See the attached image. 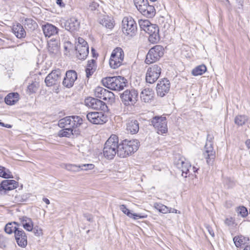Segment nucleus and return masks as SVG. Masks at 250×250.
Returning <instances> with one entry per match:
<instances>
[{"label": "nucleus", "instance_id": "nucleus-1", "mask_svg": "<svg viewBox=\"0 0 250 250\" xmlns=\"http://www.w3.org/2000/svg\"><path fill=\"white\" fill-rule=\"evenodd\" d=\"M119 143L118 137L112 134L104 144L103 148V154L107 159H113L116 154L119 153Z\"/></svg>", "mask_w": 250, "mask_h": 250}, {"label": "nucleus", "instance_id": "nucleus-2", "mask_svg": "<svg viewBox=\"0 0 250 250\" xmlns=\"http://www.w3.org/2000/svg\"><path fill=\"white\" fill-rule=\"evenodd\" d=\"M140 146L138 140H123L119 143V150L118 156L121 158H125L136 152Z\"/></svg>", "mask_w": 250, "mask_h": 250}, {"label": "nucleus", "instance_id": "nucleus-3", "mask_svg": "<svg viewBox=\"0 0 250 250\" xmlns=\"http://www.w3.org/2000/svg\"><path fill=\"white\" fill-rule=\"evenodd\" d=\"M102 82L105 87L115 91L122 90L127 85V80L121 76L104 78Z\"/></svg>", "mask_w": 250, "mask_h": 250}, {"label": "nucleus", "instance_id": "nucleus-4", "mask_svg": "<svg viewBox=\"0 0 250 250\" xmlns=\"http://www.w3.org/2000/svg\"><path fill=\"white\" fill-rule=\"evenodd\" d=\"M83 119L78 116H69L59 120L58 125L60 128L67 127L73 129L83 124Z\"/></svg>", "mask_w": 250, "mask_h": 250}, {"label": "nucleus", "instance_id": "nucleus-5", "mask_svg": "<svg viewBox=\"0 0 250 250\" xmlns=\"http://www.w3.org/2000/svg\"><path fill=\"white\" fill-rule=\"evenodd\" d=\"M122 31L126 35L132 37L137 31V24L131 17H125L122 21Z\"/></svg>", "mask_w": 250, "mask_h": 250}, {"label": "nucleus", "instance_id": "nucleus-6", "mask_svg": "<svg viewBox=\"0 0 250 250\" xmlns=\"http://www.w3.org/2000/svg\"><path fill=\"white\" fill-rule=\"evenodd\" d=\"M124 59V52L121 47L115 48L110 56L109 65L113 69H116L120 66Z\"/></svg>", "mask_w": 250, "mask_h": 250}, {"label": "nucleus", "instance_id": "nucleus-7", "mask_svg": "<svg viewBox=\"0 0 250 250\" xmlns=\"http://www.w3.org/2000/svg\"><path fill=\"white\" fill-rule=\"evenodd\" d=\"M138 93L134 89H126L120 95L122 103L125 106L134 105L138 100Z\"/></svg>", "mask_w": 250, "mask_h": 250}, {"label": "nucleus", "instance_id": "nucleus-8", "mask_svg": "<svg viewBox=\"0 0 250 250\" xmlns=\"http://www.w3.org/2000/svg\"><path fill=\"white\" fill-rule=\"evenodd\" d=\"M213 136L208 134L207 138V143L205 146V151L203 152V156L206 159L208 164H211L215 157V152L212 146V140Z\"/></svg>", "mask_w": 250, "mask_h": 250}, {"label": "nucleus", "instance_id": "nucleus-9", "mask_svg": "<svg viewBox=\"0 0 250 250\" xmlns=\"http://www.w3.org/2000/svg\"><path fill=\"white\" fill-rule=\"evenodd\" d=\"M164 55V49L161 45H155L151 48L146 56L145 62L152 63L160 59Z\"/></svg>", "mask_w": 250, "mask_h": 250}, {"label": "nucleus", "instance_id": "nucleus-10", "mask_svg": "<svg viewBox=\"0 0 250 250\" xmlns=\"http://www.w3.org/2000/svg\"><path fill=\"white\" fill-rule=\"evenodd\" d=\"M161 72L162 68L160 64H153L149 66L146 75V83L151 84L154 83L159 78Z\"/></svg>", "mask_w": 250, "mask_h": 250}, {"label": "nucleus", "instance_id": "nucleus-11", "mask_svg": "<svg viewBox=\"0 0 250 250\" xmlns=\"http://www.w3.org/2000/svg\"><path fill=\"white\" fill-rule=\"evenodd\" d=\"M87 120L95 125H101L107 121V117L103 112H89L86 114Z\"/></svg>", "mask_w": 250, "mask_h": 250}, {"label": "nucleus", "instance_id": "nucleus-12", "mask_svg": "<svg viewBox=\"0 0 250 250\" xmlns=\"http://www.w3.org/2000/svg\"><path fill=\"white\" fill-rule=\"evenodd\" d=\"M151 125L157 130L159 134L165 133L167 131V123L166 117L155 116L151 120Z\"/></svg>", "mask_w": 250, "mask_h": 250}, {"label": "nucleus", "instance_id": "nucleus-13", "mask_svg": "<svg viewBox=\"0 0 250 250\" xmlns=\"http://www.w3.org/2000/svg\"><path fill=\"white\" fill-rule=\"evenodd\" d=\"M61 71L59 69L52 71L45 78V83L47 86L57 85L61 82Z\"/></svg>", "mask_w": 250, "mask_h": 250}, {"label": "nucleus", "instance_id": "nucleus-14", "mask_svg": "<svg viewBox=\"0 0 250 250\" xmlns=\"http://www.w3.org/2000/svg\"><path fill=\"white\" fill-rule=\"evenodd\" d=\"M145 32L149 35L148 40L151 43H157L159 41V29L157 25H150Z\"/></svg>", "mask_w": 250, "mask_h": 250}, {"label": "nucleus", "instance_id": "nucleus-15", "mask_svg": "<svg viewBox=\"0 0 250 250\" xmlns=\"http://www.w3.org/2000/svg\"><path fill=\"white\" fill-rule=\"evenodd\" d=\"M170 86V82L167 79H164L159 81L156 87L158 95L161 97H163L169 92Z\"/></svg>", "mask_w": 250, "mask_h": 250}, {"label": "nucleus", "instance_id": "nucleus-16", "mask_svg": "<svg viewBox=\"0 0 250 250\" xmlns=\"http://www.w3.org/2000/svg\"><path fill=\"white\" fill-rule=\"evenodd\" d=\"M77 79V74L75 70H70L67 71L65 77L62 81V84L67 88H71L74 85V82Z\"/></svg>", "mask_w": 250, "mask_h": 250}, {"label": "nucleus", "instance_id": "nucleus-17", "mask_svg": "<svg viewBox=\"0 0 250 250\" xmlns=\"http://www.w3.org/2000/svg\"><path fill=\"white\" fill-rule=\"evenodd\" d=\"M14 234L17 244L21 247L25 248L27 245V237L23 229L20 228L16 229Z\"/></svg>", "mask_w": 250, "mask_h": 250}, {"label": "nucleus", "instance_id": "nucleus-18", "mask_svg": "<svg viewBox=\"0 0 250 250\" xmlns=\"http://www.w3.org/2000/svg\"><path fill=\"white\" fill-rule=\"evenodd\" d=\"M94 93L96 97L105 101L112 99L114 96L112 92L100 86L95 88Z\"/></svg>", "mask_w": 250, "mask_h": 250}, {"label": "nucleus", "instance_id": "nucleus-19", "mask_svg": "<svg viewBox=\"0 0 250 250\" xmlns=\"http://www.w3.org/2000/svg\"><path fill=\"white\" fill-rule=\"evenodd\" d=\"M18 186V183L14 180H4L0 184V194L5 193L6 191L15 189Z\"/></svg>", "mask_w": 250, "mask_h": 250}, {"label": "nucleus", "instance_id": "nucleus-20", "mask_svg": "<svg viewBox=\"0 0 250 250\" xmlns=\"http://www.w3.org/2000/svg\"><path fill=\"white\" fill-rule=\"evenodd\" d=\"M80 26V22L75 17H72L64 22L65 29L71 32L78 31Z\"/></svg>", "mask_w": 250, "mask_h": 250}, {"label": "nucleus", "instance_id": "nucleus-21", "mask_svg": "<svg viewBox=\"0 0 250 250\" xmlns=\"http://www.w3.org/2000/svg\"><path fill=\"white\" fill-rule=\"evenodd\" d=\"M88 105L93 109L100 110L104 112L107 110V106L105 103L98 99L91 98Z\"/></svg>", "mask_w": 250, "mask_h": 250}, {"label": "nucleus", "instance_id": "nucleus-22", "mask_svg": "<svg viewBox=\"0 0 250 250\" xmlns=\"http://www.w3.org/2000/svg\"><path fill=\"white\" fill-rule=\"evenodd\" d=\"M143 16L148 18L153 17L156 14V10L153 5H150L149 2L144 5L139 11Z\"/></svg>", "mask_w": 250, "mask_h": 250}, {"label": "nucleus", "instance_id": "nucleus-23", "mask_svg": "<svg viewBox=\"0 0 250 250\" xmlns=\"http://www.w3.org/2000/svg\"><path fill=\"white\" fill-rule=\"evenodd\" d=\"M75 47L77 57L80 60L85 59L89 53L88 45L77 44Z\"/></svg>", "mask_w": 250, "mask_h": 250}, {"label": "nucleus", "instance_id": "nucleus-24", "mask_svg": "<svg viewBox=\"0 0 250 250\" xmlns=\"http://www.w3.org/2000/svg\"><path fill=\"white\" fill-rule=\"evenodd\" d=\"M175 165L176 167L182 171V176L187 177L189 168L191 167V165L188 162L184 161L182 159H179L175 162Z\"/></svg>", "mask_w": 250, "mask_h": 250}, {"label": "nucleus", "instance_id": "nucleus-25", "mask_svg": "<svg viewBox=\"0 0 250 250\" xmlns=\"http://www.w3.org/2000/svg\"><path fill=\"white\" fill-rule=\"evenodd\" d=\"M42 29L45 37H50L56 35L58 32V29L56 26L49 23L42 25Z\"/></svg>", "mask_w": 250, "mask_h": 250}, {"label": "nucleus", "instance_id": "nucleus-26", "mask_svg": "<svg viewBox=\"0 0 250 250\" xmlns=\"http://www.w3.org/2000/svg\"><path fill=\"white\" fill-rule=\"evenodd\" d=\"M126 130L132 134L137 133L139 129V123L136 120H129L126 123Z\"/></svg>", "mask_w": 250, "mask_h": 250}, {"label": "nucleus", "instance_id": "nucleus-27", "mask_svg": "<svg viewBox=\"0 0 250 250\" xmlns=\"http://www.w3.org/2000/svg\"><path fill=\"white\" fill-rule=\"evenodd\" d=\"M154 92L150 88H145L140 94L141 100L145 103L149 102L153 98Z\"/></svg>", "mask_w": 250, "mask_h": 250}, {"label": "nucleus", "instance_id": "nucleus-28", "mask_svg": "<svg viewBox=\"0 0 250 250\" xmlns=\"http://www.w3.org/2000/svg\"><path fill=\"white\" fill-rule=\"evenodd\" d=\"M12 30L14 34L18 38L21 39L24 38L26 36V32L24 29L22 25L19 23H17L13 25Z\"/></svg>", "mask_w": 250, "mask_h": 250}, {"label": "nucleus", "instance_id": "nucleus-29", "mask_svg": "<svg viewBox=\"0 0 250 250\" xmlns=\"http://www.w3.org/2000/svg\"><path fill=\"white\" fill-rule=\"evenodd\" d=\"M59 45L56 41L50 40L48 43V50L49 54L54 56L59 53Z\"/></svg>", "mask_w": 250, "mask_h": 250}, {"label": "nucleus", "instance_id": "nucleus-30", "mask_svg": "<svg viewBox=\"0 0 250 250\" xmlns=\"http://www.w3.org/2000/svg\"><path fill=\"white\" fill-rule=\"evenodd\" d=\"M120 209L125 214L129 217L133 218L136 220L146 217V215H141L140 214L132 213L130 212V211L126 208L125 205H121L120 207Z\"/></svg>", "mask_w": 250, "mask_h": 250}, {"label": "nucleus", "instance_id": "nucleus-31", "mask_svg": "<svg viewBox=\"0 0 250 250\" xmlns=\"http://www.w3.org/2000/svg\"><path fill=\"white\" fill-rule=\"evenodd\" d=\"M97 68L96 61L94 59H92L87 62V64L85 68L86 77L89 78L95 71Z\"/></svg>", "mask_w": 250, "mask_h": 250}, {"label": "nucleus", "instance_id": "nucleus-32", "mask_svg": "<svg viewBox=\"0 0 250 250\" xmlns=\"http://www.w3.org/2000/svg\"><path fill=\"white\" fill-rule=\"evenodd\" d=\"M233 241L235 246L239 248L242 245L247 244L249 241V238L243 235H238L233 237Z\"/></svg>", "mask_w": 250, "mask_h": 250}, {"label": "nucleus", "instance_id": "nucleus-33", "mask_svg": "<svg viewBox=\"0 0 250 250\" xmlns=\"http://www.w3.org/2000/svg\"><path fill=\"white\" fill-rule=\"evenodd\" d=\"M19 94L18 93H11L8 94L5 98V102L7 104H14L18 100Z\"/></svg>", "mask_w": 250, "mask_h": 250}, {"label": "nucleus", "instance_id": "nucleus-34", "mask_svg": "<svg viewBox=\"0 0 250 250\" xmlns=\"http://www.w3.org/2000/svg\"><path fill=\"white\" fill-rule=\"evenodd\" d=\"M19 224L16 222L9 223L6 225L4 230L8 234H11L13 232L15 233V230L19 229Z\"/></svg>", "mask_w": 250, "mask_h": 250}, {"label": "nucleus", "instance_id": "nucleus-35", "mask_svg": "<svg viewBox=\"0 0 250 250\" xmlns=\"http://www.w3.org/2000/svg\"><path fill=\"white\" fill-rule=\"evenodd\" d=\"M22 23L26 28H28L31 31L35 30L38 26L36 22L30 18L25 19L24 21H22Z\"/></svg>", "mask_w": 250, "mask_h": 250}, {"label": "nucleus", "instance_id": "nucleus-36", "mask_svg": "<svg viewBox=\"0 0 250 250\" xmlns=\"http://www.w3.org/2000/svg\"><path fill=\"white\" fill-rule=\"evenodd\" d=\"M207 71V67L205 65L202 64L197 66L192 70V74L193 76L201 75Z\"/></svg>", "mask_w": 250, "mask_h": 250}, {"label": "nucleus", "instance_id": "nucleus-37", "mask_svg": "<svg viewBox=\"0 0 250 250\" xmlns=\"http://www.w3.org/2000/svg\"><path fill=\"white\" fill-rule=\"evenodd\" d=\"M248 120V118L246 115H238L235 117L234 122L238 125H244Z\"/></svg>", "mask_w": 250, "mask_h": 250}, {"label": "nucleus", "instance_id": "nucleus-38", "mask_svg": "<svg viewBox=\"0 0 250 250\" xmlns=\"http://www.w3.org/2000/svg\"><path fill=\"white\" fill-rule=\"evenodd\" d=\"M62 167L68 171L72 172L80 171V167H79V165L70 164H63Z\"/></svg>", "mask_w": 250, "mask_h": 250}, {"label": "nucleus", "instance_id": "nucleus-39", "mask_svg": "<svg viewBox=\"0 0 250 250\" xmlns=\"http://www.w3.org/2000/svg\"><path fill=\"white\" fill-rule=\"evenodd\" d=\"M63 129L61 130L59 132V136L61 137H69L73 134V129L69 127H63Z\"/></svg>", "mask_w": 250, "mask_h": 250}, {"label": "nucleus", "instance_id": "nucleus-40", "mask_svg": "<svg viewBox=\"0 0 250 250\" xmlns=\"http://www.w3.org/2000/svg\"><path fill=\"white\" fill-rule=\"evenodd\" d=\"M100 22L103 26L109 29H111L114 26L113 22L107 17L102 19Z\"/></svg>", "mask_w": 250, "mask_h": 250}, {"label": "nucleus", "instance_id": "nucleus-41", "mask_svg": "<svg viewBox=\"0 0 250 250\" xmlns=\"http://www.w3.org/2000/svg\"><path fill=\"white\" fill-rule=\"evenodd\" d=\"M154 207L160 212L163 213H166L170 211L168 207L160 203H156Z\"/></svg>", "mask_w": 250, "mask_h": 250}, {"label": "nucleus", "instance_id": "nucleus-42", "mask_svg": "<svg viewBox=\"0 0 250 250\" xmlns=\"http://www.w3.org/2000/svg\"><path fill=\"white\" fill-rule=\"evenodd\" d=\"M139 24L141 29L146 31L148 27H149V25L151 24L149 21L147 20H139Z\"/></svg>", "mask_w": 250, "mask_h": 250}, {"label": "nucleus", "instance_id": "nucleus-43", "mask_svg": "<svg viewBox=\"0 0 250 250\" xmlns=\"http://www.w3.org/2000/svg\"><path fill=\"white\" fill-rule=\"evenodd\" d=\"M148 2L147 0H134V4L138 11H140L144 5L147 4Z\"/></svg>", "mask_w": 250, "mask_h": 250}, {"label": "nucleus", "instance_id": "nucleus-44", "mask_svg": "<svg viewBox=\"0 0 250 250\" xmlns=\"http://www.w3.org/2000/svg\"><path fill=\"white\" fill-rule=\"evenodd\" d=\"M80 167V171L81 170H88L93 169L95 166L92 164H82L79 165Z\"/></svg>", "mask_w": 250, "mask_h": 250}, {"label": "nucleus", "instance_id": "nucleus-45", "mask_svg": "<svg viewBox=\"0 0 250 250\" xmlns=\"http://www.w3.org/2000/svg\"><path fill=\"white\" fill-rule=\"evenodd\" d=\"M237 212L243 217H246L248 215L247 209L244 206L239 207L237 209Z\"/></svg>", "mask_w": 250, "mask_h": 250}, {"label": "nucleus", "instance_id": "nucleus-46", "mask_svg": "<svg viewBox=\"0 0 250 250\" xmlns=\"http://www.w3.org/2000/svg\"><path fill=\"white\" fill-rule=\"evenodd\" d=\"M38 89V84L36 83H33L28 86V90L30 93H35Z\"/></svg>", "mask_w": 250, "mask_h": 250}, {"label": "nucleus", "instance_id": "nucleus-47", "mask_svg": "<svg viewBox=\"0 0 250 250\" xmlns=\"http://www.w3.org/2000/svg\"><path fill=\"white\" fill-rule=\"evenodd\" d=\"M22 227L24 229L28 231H32L33 229V225L31 219H30V221L25 222L24 224H23L22 225Z\"/></svg>", "mask_w": 250, "mask_h": 250}, {"label": "nucleus", "instance_id": "nucleus-48", "mask_svg": "<svg viewBox=\"0 0 250 250\" xmlns=\"http://www.w3.org/2000/svg\"><path fill=\"white\" fill-rule=\"evenodd\" d=\"M33 232L36 236H40L42 234V229L39 228L38 226H35L33 228Z\"/></svg>", "mask_w": 250, "mask_h": 250}, {"label": "nucleus", "instance_id": "nucleus-49", "mask_svg": "<svg viewBox=\"0 0 250 250\" xmlns=\"http://www.w3.org/2000/svg\"><path fill=\"white\" fill-rule=\"evenodd\" d=\"M224 223L228 226H232L234 224V219L231 217H228L226 218Z\"/></svg>", "mask_w": 250, "mask_h": 250}, {"label": "nucleus", "instance_id": "nucleus-50", "mask_svg": "<svg viewBox=\"0 0 250 250\" xmlns=\"http://www.w3.org/2000/svg\"><path fill=\"white\" fill-rule=\"evenodd\" d=\"M6 239L1 234H0V248H3L6 247Z\"/></svg>", "mask_w": 250, "mask_h": 250}, {"label": "nucleus", "instance_id": "nucleus-51", "mask_svg": "<svg viewBox=\"0 0 250 250\" xmlns=\"http://www.w3.org/2000/svg\"><path fill=\"white\" fill-rule=\"evenodd\" d=\"M31 218H28L25 216H21L19 217V220L21 223L22 224V225L24 224L25 222H27V221H30Z\"/></svg>", "mask_w": 250, "mask_h": 250}, {"label": "nucleus", "instance_id": "nucleus-52", "mask_svg": "<svg viewBox=\"0 0 250 250\" xmlns=\"http://www.w3.org/2000/svg\"><path fill=\"white\" fill-rule=\"evenodd\" d=\"M77 44H80V45H84V46L88 45L87 42L83 39L82 38H80V37H79L78 39Z\"/></svg>", "mask_w": 250, "mask_h": 250}, {"label": "nucleus", "instance_id": "nucleus-53", "mask_svg": "<svg viewBox=\"0 0 250 250\" xmlns=\"http://www.w3.org/2000/svg\"><path fill=\"white\" fill-rule=\"evenodd\" d=\"M4 172V167L0 166V177L4 178H7L8 176L5 174Z\"/></svg>", "mask_w": 250, "mask_h": 250}, {"label": "nucleus", "instance_id": "nucleus-54", "mask_svg": "<svg viewBox=\"0 0 250 250\" xmlns=\"http://www.w3.org/2000/svg\"><path fill=\"white\" fill-rule=\"evenodd\" d=\"M206 229H207L208 230V233H209V234L212 237H214L215 235H214V231H213V229H212L211 227H210L209 226H207L206 227Z\"/></svg>", "mask_w": 250, "mask_h": 250}, {"label": "nucleus", "instance_id": "nucleus-55", "mask_svg": "<svg viewBox=\"0 0 250 250\" xmlns=\"http://www.w3.org/2000/svg\"><path fill=\"white\" fill-rule=\"evenodd\" d=\"M5 174L8 176L6 179L8 178H13L12 173L10 171V170L4 167V172Z\"/></svg>", "mask_w": 250, "mask_h": 250}, {"label": "nucleus", "instance_id": "nucleus-56", "mask_svg": "<svg viewBox=\"0 0 250 250\" xmlns=\"http://www.w3.org/2000/svg\"><path fill=\"white\" fill-rule=\"evenodd\" d=\"M56 3L61 7H64L65 6L64 3L62 0H57Z\"/></svg>", "mask_w": 250, "mask_h": 250}, {"label": "nucleus", "instance_id": "nucleus-57", "mask_svg": "<svg viewBox=\"0 0 250 250\" xmlns=\"http://www.w3.org/2000/svg\"><path fill=\"white\" fill-rule=\"evenodd\" d=\"M97 6H98V4L97 3H96V2H93L90 5V7L91 8V10H95V9H96Z\"/></svg>", "mask_w": 250, "mask_h": 250}, {"label": "nucleus", "instance_id": "nucleus-58", "mask_svg": "<svg viewBox=\"0 0 250 250\" xmlns=\"http://www.w3.org/2000/svg\"><path fill=\"white\" fill-rule=\"evenodd\" d=\"M91 51H92V56L94 58H97V56H98V54H96V52H95V50L93 48H92L91 49Z\"/></svg>", "mask_w": 250, "mask_h": 250}, {"label": "nucleus", "instance_id": "nucleus-59", "mask_svg": "<svg viewBox=\"0 0 250 250\" xmlns=\"http://www.w3.org/2000/svg\"><path fill=\"white\" fill-rule=\"evenodd\" d=\"M245 144L248 148H250V139H248L245 142Z\"/></svg>", "mask_w": 250, "mask_h": 250}, {"label": "nucleus", "instance_id": "nucleus-60", "mask_svg": "<svg viewBox=\"0 0 250 250\" xmlns=\"http://www.w3.org/2000/svg\"><path fill=\"white\" fill-rule=\"evenodd\" d=\"M43 202H44L47 205H49L50 204V201L49 199L46 198H43L42 199Z\"/></svg>", "mask_w": 250, "mask_h": 250}, {"label": "nucleus", "instance_id": "nucleus-61", "mask_svg": "<svg viewBox=\"0 0 250 250\" xmlns=\"http://www.w3.org/2000/svg\"><path fill=\"white\" fill-rule=\"evenodd\" d=\"M237 2L241 6L243 5V0H236Z\"/></svg>", "mask_w": 250, "mask_h": 250}, {"label": "nucleus", "instance_id": "nucleus-62", "mask_svg": "<svg viewBox=\"0 0 250 250\" xmlns=\"http://www.w3.org/2000/svg\"><path fill=\"white\" fill-rule=\"evenodd\" d=\"M243 250H250V245H247Z\"/></svg>", "mask_w": 250, "mask_h": 250}, {"label": "nucleus", "instance_id": "nucleus-63", "mask_svg": "<svg viewBox=\"0 0 250 250\" xmlns=\"http://www.w3.org/2000/svg\"><path fill=\"white\" fill-rule=\"evenodd\" d=\"M4 127H7L8 128H10L12 127V125L9 124H5Z\"/></svg>", "mask_w": 250, "mask_h": 250}, {"label": "nucleus", "instance_id": "nucleus-64", "mask_svg": "<svg viewBox=\"0 0 250 250\" xmlns=\"http://www.w3.org/2000/svg\"><path fill=\"white\" fill-rule=\"evenodd\" d=\"M192 169L193 170L194 172H196L198 170V168H196L195 167H192Z\"/></svg>", "mask_w": 250, "mask_h": 250}]
</instances>
